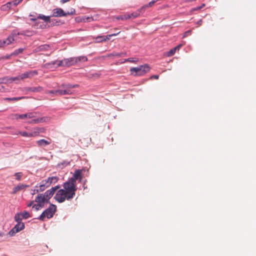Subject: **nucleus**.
<instances>
[{
	"label": "nucleus",
	"instance_id": "nucleus-1",
	"mask_svg": "<svg viewBox=\"0 0 256 256\" xmlns=\"http://www.w3.org/2000/svg\"><path fill=\"white\" fill-rule=\"evenodd\" d=\"M72 180L69 179L64 184V189L58 191L54 198L58 202H62L66 200H70L74 196L77 188L76 184Z\"/></svg>",
	"mask_w": 256,
	"mask_h": 256
},
{
	"label": "nucleus",
	"instance_id": "nucleus-2",
	"mask_svg": "<svg viewBox=\"0 0 256 256\" xmlns=\"http://www.w3.org/2000/svg\"><path fill=\"white\" fill-rule=\"evenodd\" d=\"M78 85H72L70 84H62V86L64 90H56L49 91V94H54L56 96H62L64 94H72L71 89L77 87Z\"/></svg>",
	"mask_w": 256,
	"mask_h": 256
},
{
	"label": "nucleus",
	"instance_id": "nucleus-3",
	"mask_svg": "<svg viewBox=\"0 0 256 256\" xmlns=\"http://www.w3.org/2000/svg\"><path fill=\"white\" fill-rule=\"evenodd\" d=\"M150 70V68L148 64H144L136 68H132L130 69L131 74L135 76H142L147 72Z\"/></svg>",
	"mask_w": 256,
	"mask_h": 256
},
{
	"label": "nucleus",
	"instance_id": "nucleus-4",
	"mask_svg": "<svg viewBox=\"0 0 256 256\" xmlns=\"http://www.w3.org/2000/svg\"><path fill=\"white\" fill-rule=\"evenodd\" d=\"M30 16L32 17V18H30V20L34 22H36V26H37V28H43L42 26H43L44 24H40L38 26V24L39 23V20H42L44 21V22H48V16H45L42 15V14H39L38 16L37 14L35 13L34 14H30Z\"/></svg>",
	"mask_w": 256,
	"mask_h": 256
},
{
	"label": "nucleus",
	"instance_id": "nucleus-5",
	"mask_svg": "<svg viewBox=\"0 0 256 256\" xmlns=\"http://www.w3.org/2000/svg\"><path fill=\"white\" fill-rule=\"evenodd\" d=\"M75 10L71 8L70 11L65 12L60 8H56L53 10L52 16H66L68 15H73L75 14Z\"/></svg>",
	"mask_w": 256,
	"mask_h": 256
},
{
	"label": "nucleus",
	"instance_id": "nucleus-6",
	"mask_svg": "<svg viewBox=\"0 0 256 256\" xmlns=\"http://www.w3.org/2000/svg\"><path fill=\"white\" fill-rule=\"evenodd\" d=\"M76 64V59L75 57L64 58L60 61L58 62V66H70Z\"/></svg>",
	"mask_w": 256,
	"mask_h": 256
},
{
	"label": "nucleus",
	"instance_id": "nucleus-7",
	"mask_svg": "<svg viewBox=\"0 0 256 256\" xmlns=\"http://www.w3.org/2000/svg\"><path fill=\"white\" fill-rule=\"evenodd\" d=\"M48 190L44 192V194H39L37 196L35 199V201L38 202V204H42L44 202H48Z\"/></svg>",
	"mask_w": 256,
	"mask_h": 256
},
{
	"label": "nucleus",
	"instance_id": "nucleus-8",
	"mask_svg": "<svg viewBox=\"0 0 256 256\" xmlns=\"http://www.w3.org/2000/svg\"><path fill=\"white\" fill-rule=\"evenodd\" d=\"M120 33V32H119L116 34H108L106 36H98L96 38V42H102L104 41H106L107 40H109L110 38V37H112L113 36H116Z\"/></svg>",
	"mask_w": 256,
	"mask_h": 256
},
{
	"label": "nucleus",
	"instance_id": "nucleus-9",
	"mask_svg": "<svg viewBox=\"0 0 256 256\" xmlns=\"http://www.w3.org/2000/svg\"><path fill=\"white\" fill-rule=\"evenodd\" d=\"M38 72L36 70H32L30 72H26L22 74L20 76L21 80H24L26 78H30L34 75H37Z\"/></svg>",
	"mask_w": 256,
	"mask_h": 256
},
{
	"label": "nucleus",
	"instance_id": "nucleus-10",
	"mask_svg": "<svg viewBox=\"0 0 256 256\" xmlns=\"http://www.w3.org/2000/svg\"><path fill=\"white\" fill-rule=\"evenodd\" d=\"M19 35V32H18L17 30H12V34L10 35L8 38L7 40H8V42H7V45H9L10 44H12V42L14 41V37L16 36Z\"/></svg>",
	"mask_w": 256,
	"mask_h": 256
},
{
	"label": "nucleus",
	"instance_id": "nucleus-11",
	"mask_svg": "<svg viewBox=\"0 0 256 256\" xmlns=\"http://www.w3.org/2000/svg\"><path fill=\"white\" fill-rule=\"evenodd\" d=\"M82 179L81 174V171L80 170H77L74 173L73 176L70 178V180H73L72 182L76 184V180H79L80 181Z\"/></svg>",
	"mask_w": 256,
	"mask_h": 256
},
{
	"label": "nucleus",
	"instance_id": "nucleus-12",
	"mask_svg": "<svg viewBox=\"0 0 256 256\" xmlns=\"http://www.w3.org/2000/svg\"><path fill=\"white\" fill-rule=\"evenodd\" d=\"M28 187V185L20 184L13 188V190L11 194H16L18 192H20V190H22Z\"/></svg>",
	"mask_w": 256,
	"mask_h": 256
},
{
	"label": "nucleus",
	"instance_id": "nucleus-13",
	"mask_svg": "<svg viewBox=\"0 0 256 256\" xmlns=\"http://www.w3.org/2000/svg\"><path fill=\"white\" fill-rule=\"evenodd\" d=\"M20 134L23 136L32 137V136H36L38 134V132H20Z\"/></svg>",
	"mask_w": 256,
	"mask_h": 256
},
{
	"label": "nucleus",
	"instance_id": "nucleus-14",
	"mask_svg": "<svg viewBox=\"0 0 256 256\" xmlns=\"http://www.w3.org/2000/svg\"><path fill=\"white\" fill-rule=\"evenodd\" d=\"M25 228V225L24 222H18L16 224L13 228L15 230V232H18L20 230H24Z\"/></svg>",
	"mask_w": 256,
	"mask_h": 256
},
{
	"label": "nucleus",
	"instance_id": "nucleus-15",
	"mask_svg": "<svg viewBox=\"0 0 256 256\" xmlns=\"http://www.w3.org/2000/svg\"><path fill=\"white\" fill-rule=\"evenodd\" d=\"M56 206L52 204L49 206V218H52L54 213L56 212Z\"/></svg>",
	"mask_w": 256,
	"mask_h": 256
},
{
	"label": "nucleus",
	"instance_id": "nucleus-16",
	"mask_svg": "<svg viewBox=\"0 0 256 256\" xmlns=\"http://www.w3.org/2000/svg\"><path fill=\"white\" fill-rule=\"evenodd\" d=\"M180 45L172 49H171L166 54V56H173L177 50H179L180 48Z\"/></svg>",
	"mask_w": 256,
	"mask_h": 256
},
{
	"label": "nucleus",
	"instance_id": "nucleus-17",
	"mask_svg": "<svg viewBox=\"0 0 256 256\" xmlns=\"http://www.w3.org/2000/svg\"><path fill=\"white\" fill-rule=\"evenodd\" d=\"M25 96L14 97V98H4V100L6 101H18L25 98Z\"/></svg>",
	"mask_w": 256,
	"mask_h": 256
},
{
	"label": "nucleus",
	"instance_id": "nucleus-18",
	"mask_svg": "<svg viewBox=\"0 0 256 256\" xmlns=\"http://www.w3.org/2000/svg\"><path fill=\"white\" fill-rule=\"evenodd\" d=\"M46 217L48 218V208L45 210L38 218L44 220Z\"/></svg>",
	"mask_w": 256,
	"mask_h": 256
},
{
	"label": "nucleus",
	"instance_id": "nucleus-19",
	"mask_svg": "<svg viewBox=\"0 0 256 256\" xmlns=\"http://www.w3.org/2000/svg\"><path fill=\"white\" fill-rule=\"evenodd\" d=\"M59 180V178L56 176L49 177V184H56Z\"/></svg>",
	"mask_w": 256,
	"mask_h": 256
},
{
	"label": "nucleus",
	"instance_id": "nucleus-20",
	"mask_svg": "<svg viewBox=\"0 0 256 256\" xmlns=\"http://www.w3.org/2000/svg\"><path fill=\"white\" fill-rule=\"evenodd\" d=\"M76 59V64L80 62H86L88 60V58L86 56H80L78 57H75Z\"/></svg>",
	"mask_w": 256,
	"mask_h": 256
},
{
	"label": "nucleus",
	"instance_id": "nucleus-21",
	"mask_svg": "<svg viewBox=\"0 0 256 256\" xmlns=\"http://www.w3.org/2000/svg\"><path fill=\"white\" fill-rule=\"evenodd\" d=\"M60 188V186L58 185L55 186L54 187L52 188L50 190H49V196H52L55 192L58 190Z\"/></svg>",
	"mask_w": 256,
	"mask_h": 256
},
{
	"label": "nucleus",
	"instance_id": "nucleus-22",
	"mask_svg": "<svg viewBox=\"0 0 256 256\" xmlns=\"http://www.w3.org/2000/svg\"><path fill=\"white\" fill-rule=\"evenodd\" d=\"M20 214H20V212H18V213L16 214L14 216V220L17 222H18V223L22 222V218Z\"/></svg>",
	"mask_w": 256,
	"mask_h": 256
},
{
	"label": "nucleus",
	"instance_id": "nucleus-23",
	"mask_svg": "<svg viewBox=\"0 0 256 256\" xmlns=\"http://www.w3.org/2000/svg\"><path fill=\"white\" fill-rule=\"evenodd\" d=\"M21 80L20 76H16V77H8V80L7 82H12L13 81L15 80Z\"/></svg>",
	"mask_w": 256,
	"mask_h": 256
},
{
	"label": "nucleus",
	"instance_id": "nucleus-24",
	"mask_svg": "<svg viewBox=\"0 0 256 256\" xmlns=\"http://www.w3.org/2000/svg\"><path fill=\"white\" fill-rule=\"evenodd\" d=\"M32 34V32L26 30H23L21 32H19V35H23V36H30Z\"/></svg>",
	"mask_w": 256,
	"mask_h": 256
},
{
	"label": "nucleus",
	"instance_id": "nucleus-25",
	"mask_svg": "<svg viewBox=\"0 0 256 256\" xmlns=\"http://www.w3.org/2000/svg\"><path fill=\"white\" fill-rule=\"evenodd\" d=\"M20 213L21 214L20 215L22 218L24 219H27L30 216L29 212L26 211H24L23 212Z\"/></svg>",
	"mask_w": 256,
	"mask_h": 256
},
{
	"label": "nucleus",
	"instance_id": "nucleus-26",
	"mask_svg": "<svg viewBox=\"0 0 256 256\" xmlns=\"http://www.w3.org/2000/svg\"><path fill=\"white\" fill-rule=\"evenodd\" d=\"M131 18V16L129 14H126L124 16H119L117 18L118 20H125Z\"/></svg>",
	"mask_w": 256,
	"mask_h": 256
},
{
	"label": "nucleus",
	"instance_id": "nucleus-27",
	"mask_svg": "<svg viewBox=\"0 0 256 256\" xmlns=\"http://www.w3.org/2000/svg\"><path fill=\"white\" fill-rule=\"evenodd\" d=\"M42 122V118H34L30 120V121H28L29 123L30 124H37L38 122Z\"/></svg>",
	"mask_w": 256,
	"mask_h": 256
},
{
	"label": "nucleus",
	"instance_id": "nucleus-28",
	"mask_svg": "<svg viewBox=\"0 0 256 256\" xmlns=\"http://www.w3.org/2000/svg\"><path fill=\"white\" fill-rule=\"evenodd\" d=\"M24 50V48H18L17 50H16L13 53L11 54V55H14V56L18 55V54L22 53Z\"/></svg>",
	"mask_w": 256,
	"mask_h": 256
},
{
	"label": "nucleus",
	"instance_id": "nucleus-29",
	"mask_svg": "<svg viewBox=\"0 0 256 256\" xmlns=\"http://www.w3.org/2000/svg\"><path fill=\"white\" fill-rule=\"evenodd\" d=\"M23 0H14V1H13L12 2H8L6 4V5H7V6L8 7H10L11 4L12 3H14V6H16L17 4H20V2H21Z\"/></svg>",
	"mask_w": 256,
	"mask_h": 256
},
{
	"label": "nucleus",
	"instance_id": "nucleus-30",
	"mask_svg": "<svg viewBox=\"0 0 256 256\" xmlns=\"http://www.w3.org/2000/svg\"><path fill=\"white\" fill-rule=\"evenodd\" d=\"M36 142L39 146H46L48 144V142L44 140H38Z\"/></svg>",
	"mask_w": 256,
	"mask_h": 256
},
{
	"label": "nucleus",
	"instance_id": "nucleus-31",
	"mask_svg": "<svg viewBox=\"0 0 256 256\" xmlns=\"http://www.w3.org/2000/svg\"><path fill=\"white\" fill-rule=\"evenodd\" d=\"M138 61V59L136 58H128L126 59L124 62H136Z\"/></svg>",
	"mask_w": 256,
	"mask_h": 256
},
{
	"label": "nucleus",
	"instance_id": "nucleus-32",
	"mask_svg": "<svg viewBox=\"0 0 256 256\" xmlns=\"http://www.w3.org/2000/svg\"><path fill=\"white\" fill-rule=\"evenodd\" d=\"M156 2V1H155V0H152V1L150 2L148 4L144 5L142 7V8H147L148 7H151Z\"/></svg>",
	"mask_w": 256,
	"mask_h": 256
},
{
	"label": "nucleus",
	"instance_id": "nucleus-33",
	"mask_svg": "<svg viewBox=\"0 0 256 256\" xmlns=\"http://www.w3.org/2000/svg\"><path fill=\"white\" fill-rule=\"evenodd\" d=\"M42 88L40 86L32 87V92H40Z\"/></svg>",
	"mask_w": 256,
	"mask_h": 256
},
{
	"label": "nucleus",
	"instance_id": "nucleus-34",
	"mask_svg": "<svg viewBox=\"0 0 256 256\" xmlns=\"http://www.w3.org/2000/svg\"><path fill=\"white\" fill-rule=\"evenodd\" d=\"M14 176H16V179L18 180H21V178L22 176V173L20 172H16L14 174Z\"/></svg>",
	"mask_w": 256,
	"mask_h": 256
},
{
	"label": "nucleus",
	"instance_id": "nucleus-35",
	"mask_svg": "<svg viewBox=\"0 0 256 256\" xmlns=\"http://www.w3.org/2000/svg\"><path fill=\"white\" fill-rule=\"evenodd\" d=\"M8 80V76L0 78V84H6Z\"/></svg>",
	"mask_w": 256,
	"mask_h": 256
},
{
	"label": "nucleus",
	"instance_id": "nucleus-36",
	"mask_svg": "<svg viewBox=\"0 0 256 256\" xmlns=\"http://www.w3.org/2000/svg\"><path fill=\"white\" fill-rule=\"evenodd\" d=\"M8 40H7V38L6 40H0V48L4 47L6 44H7V42Z\"/></svg>",
	"mask_w": 256,
	"mask_h": 256
},
{
	"label": "nucleus",
	"instance_id": "nucleus-37",
	"mask_svg": "<svg viewBox=\"0 0 256 256\" xmlns=\"http://www.w3.org/2000/svg\"><path fill=\"white\" fill-rule=\"evenodd\" d=\"M10 117L12 118V119H16V120H18L19 119V114H12L10 115Z\"/></svg>",
	"mask_w": 256,
	"mask_h": 256
},
{
	"label": "nucleus",
	"instance_id": "nucleus-38",
	"mask_svg": "<svg viewBox=\"0 0 256 256\" xmlns=\"http://www.w3.org/2000/svg\"><path fill=\"white\" fill-rule=\"evenodd\" d=\"M17 232H15V230H14V228H12V230H10V231L8 232V234L10 236H14L16 233Z\"/></svg>",
	"mask_w": 256,
	"mask_h": 256
},
{
	"label": "nucleus",
	"instance_id": "nucleus-39",
	"mask_svg": "<svg viewBox=\"0 0 256 256\" xmlns=\"http://www.w3.org/2000/svg\"><path fill=\"white\" fill-rule=\"evenodd\" d=\"M48 187L45 184H41L40 186V188L38 189L39 192H42L45 190V189Z\"/></svg>",
	"mask_w": 256,
	"mask_h": 256
},
{
	"label": "nucleus",
	"instance_id": "nucleus-40",
	"mask_svg": "<svg viewBox=\"0 0 256 256\" xmlns=\"http://www.w3.org/2000/svg\"><path fill=\"white\" fill-rule=\"evenodd\" d=\"M41 206L42 204H34L32 206V208H35L36 210H38Z\"/></svg>",
	"mask_w": 256,
	"mask_h": 256
},
{
	"label": "nucleus",
	"instance_id": "nucleus-41",
	"mask_svg": "<svg viewBox=\"0 0 256 256\" xmlns=\"http://www.w3.org/2000/svg\"><path fill=\"white\" fill-rule=\"evenodd\" d=\"M28 115L27 114H19V119H24L26 118H28Z\"/></svg>",
	"mask_w": 256,
	"mask_h": 256
},
{
	"label": "nucleus",
	"instance_id": "nucleus-42",
	"mask_svg": "<svg viewBox=\"0 0 256 256\" xmlns=\"http://www.w3.org/2000/svg\"><path fill=\"white\" fill-rule=\"evenodd\" d=\"M130 14L131 16V18H136L138 16L139 14L137 12H135L132 13V14Z\"/></svg>",
	"mask_w": 256,
	"mask_h": 256
},
{
	"label": "nucleus",
	"instance_id": "nucleus-43",
	"mask_svg": "<svg viewBox=\"0 0 256 256\" xmlns=\"http://www.w3.org/2000/svg\"><path fill=\"white\" fill-rule=\"evenodd\" d=\"M191 33V31L190 30H188L186 31V32H184V36H183V37L184 38V37H186L187 36H188L189 34H190Z\"/></svg>",
	"mask_w": 256,
	"mask_h": 256
},
{
	"label": "nucleus",
	"instance_id": "nucleus-44",
	"mask_svg": "<svg viewBox=\"0 0 256 256\" xmlns=\"http://www.w3.org/2000/svg\"><path fill=\"white\" fill-rule=\"evenodd\" d=\"M110 56H115L116 57H120L122 56V54L121 53H116V54H111Z\"/></svg>",
	"mask_w": 256,
	"mask_h": 256
},
{
	"label": "nucleus",
	"instance_id": "nucleus-45",
	"mask_svg": "<svg viewBox=\"0 0 256 256\" xmlns=\"http://www.w3.org/2000/svg\"><path fill=\"white\" fill-rule=\"evenodd\" d=\"M38 192H39V190H38V189H36V190H32L31 194H32L34 195L35 194L38 193Z\"/></svg>",
	"mask_w": 256,
	"mask_h": 256
},
{
	"label": "nucleus",
	"instance_id": "nucleus-46",
	"mask_svg": "<svg viewBox=\"0 0 256 256\" xmlns=\"http://www.w3.org/2000/svg\"><path fill=\"white\" fill-rule=\"evenodd\" d=\"M24 90L26 92H32V87H26Z\"/></svg>",
	"mask_w": 256,
	"mask_h": 256
},
{
	"label": "nucleus",
	"instance_id": "nucleus-47",
	"mask_svg": "<svg viewBox=\"0 0 256 256\" xmlns=\"http://www.w3.org/2000/svg\"><path fill=\"white\" fill-rule=\"evenodd\" d=\"M27 114V115H28V118H32L34 116L33 113L30 112V113H28V114Z\"/></svg>",
	"mask_w": 256,
	"mask_h": 256
},
{
	"label": "nucleus",
	"instance_id": "nucleus-48",
	"mask_svg": "<svg viewBox=\"0 0 256 256\" xmlns=\"http://www.w3.org/2000/svg\"><path fill=\"white\" fill-rule=\"evenodd\" d=\"M204 6H205V4H202V6H198V7H197V8H194V10H200V8H203V7H204Z\"/></svg>",
	"mask_w": 256,
	"mask_h": 256
},
{
	"label": "nucleus",
	"instance_id": "nucleus-49",
	"mask_svg": "<svg viewBox=\"0 0 256 256\" xmlns=\"http://www.w3.org/2000/svg\"><path fill=\"white\" fill-rule=\"evenodd\" d=\"M48 45H44V46H40V50H42L43 48H48Z\"/></svg>",
	"mask_w": 256,
	"mask_h": 256
},
{
	"label": "nucleus",
	"instance_id": "nucleus-50",
	"mask_svg": "<svg viewBox=\"0 0 256 256\" xmlns=\"http://www.w3.org/2000/svg\"><path fill=\"white\" fill-rule=\"evenodd\" d=\"M5 91V88L4 86H0V92H4Z\"/></svg>",
	"mask_w": 256,
	"mask_h": 256
},
{
	"label": "nucleus",
	"instance_id": "nucleus-51",
	"mask_svg": "<svg viewBox=\"0 0 256 256\" xmlns=\"http://www.w3.org/2000/svg\"><path fill=\"white\" fill-rule=\"evenodd\" d=\"M34 202V201H33V200L30 201V203H28V204H27V206H28V207H30V206H31L33 204Z\"/></svg>",
	"mask_w": 256,
	"mask_h": 256
},
{
	"label": "nucleus",
	"instance_id": "nucleus-52",
	"mask_svg": "<svg viewBox=\"0 0 256 256\" xmlns=\"http://www.w3.org/2000/svg\"><path fill=\"white\" fill-rule=\"evenodd\" d=\"M158 75H154L152 76V78H154L155 79H158Z\"/></svg>",
	"mask_w": 256,
	"mask_h": 256
},
{
	"label": "nucleus",
	"instance_id": "nucleus-53",
	"mask_svg": "<svg viewBox=\"0 0 256 256\" xmlns=\"http://www.w3.org/2000/svg\"><path fill=\"white\" fill-rule=\"evenodd\" d=\"M197 24H198V25H201L202 24V20H198L197 22Z\"/></svg>",
	"mask_w": 256,
	"mask_h": 256
},
{
	"label": "nucleus",
	"instance_id": "nucleus-54",
	"mask_svg": "<svg viewBox=\"0 0 256 256\" xmlns=\"http://www.w3.org/2000/svg\"><path fill=\"white\" fill-rule=\"evenodd\" d=\"M68 0H61V2H62V4H64V3H65V2H68Z\"/></svg>",
	"mask_w": 256,
	"mask_h": 256
},
{
	"label": "nucleus",
	"instance_id": "nucleus-55",
	"mask_svg": "<svg viewBox=\"0 0 256 256\" xmlns=\"http://www.w3.org/2000/svg\"><path fill=\"white\" fill-rule=\"evenodd\" d=\"M12 56V55H11V54H10V55L6 56V59H8V58H10V56Z\"/></svg>",
	"mask_w": 256,
	"mask_h": 256
},
{
	"label": "nucleus",
	"instance_id": "nucleus-56",
	"mask_svg": "<svg viewBox=\"0 0 256 256\" xmlns=\"http://www.w3.org/2000/svg\"><path fill=\"white\" fill-rule=\"evenodd\" d=\"M4 233H2V232H0V236H4Z\"/></svg>",
	"mask_w": 256,
	"mask_h": 256
},
{
	"label": "nucleus",
	"instance_id": "nucleus-57",
	"mask_svg": "<svg viewBox=\"0 0 256 256\" xmlns=\"http://www.w3.org/2000/svg\"><path fill=\"white\" fill-rule=\"evenodd\" d=\"M48 20H49V22H50V18L48 19Z\"/></svg>",
	"mask_w": 256,
	"mask_h": 256
}]
</instances>
